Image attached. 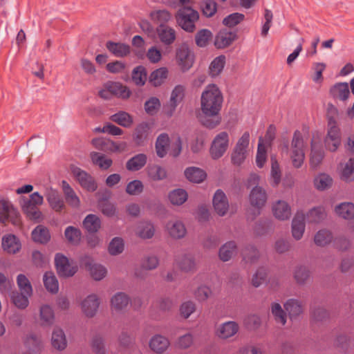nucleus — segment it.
<instances>
[{"instance_id":"nucleus-10","label":"nucleus","mask_w":354,"mask_h":354,"mask_svg":"<svg viewBox=\"0 0 354 354\" xmlns=\"http://www.w3.org/2000/svg\"><path fill=\"white\" fill-rule=\"evenodd\" d=\"M175 264L178 269L185 273H193L197 270V261L195 254L185 252L175 257Z\"/></svg>"},{"instance_id":"nucleus-46","label":"nucleus","mask_w":354,"mask_h":354,"mask_svg":"<svg viewBox=\"0 0 354 354\" xmlns=\"http://www.w3.org/2000/svg\"><path fill=\"white\" fill-rule=\"evenodd\" d=\"M354 158H349L344 165L340 174V178L346 183L354 180Z\"/></svg>"},{"instance_id":"nucleus-49","label":"nucleus","mask_w":354,"mask_h":354,"mask_svg":"<svg viewBox=\"0 0 354 354\" xmlns=\"http://www.w3.org/2000/svg\"><path fill=\"white\" fill-rule=\"evenodd\" d=\"M124 250V241L120 236L113 238L108 245V252L111 256H117Z\"/></svg>"},{"instance_id":"nucleus-64","label":"nucleus","mask_w":354,"mask_h":354,"mask_svg":"<svg viewBox=\"0 0 354 354\" xmlns=\"http://www.w3.org/2000/svg\"><path fill=\"white\" fill-rule=\"evenodd\" d=\"M91 347L95 354H106L104 339L101 335H95L91 340Z\"/></svg>"},{"instance_id":"nucleus-12","label":"nucleus","mask_w":354,"mask_h":354,"mask_svg":"<svg viewBox=\"0 0 354 354\" xmlns=\"http://www.w3.org/2000/svg\"><path fill=\"white\" fill-rule=\"evenodd\" d=\"M131 302L130 297L124 292L115 293L110 299V309L113 313L120 314L125 312Z\"/></svg>"},{"instance_id":"nucleus-40","label":"nucleus","mask_w":354,"mask_h":354,"mask_svg":"<svg viewBox=\"0 0 354 354\" xmlns=\"http://www.w3.org/2000/svg\"><path fill=\"white\" fill-rule=\"evenodd\" d=\"M330 93L334 98L344 101L350 95L348 84L345 82L337 83L330 88Z\"/></svg>"},{"instance_id":"nucleus-26","label":"nucleus","mask_w":354,"mask_h":354,"mask_svg":"<svg viewBox=\"0 0 354 354\" xmlns=\"http://www.w3.org/2000/svg\"><path fill=\"white\" fill-rule=\"evenodd\" d=\"M156 229L152 222L142 221L139 222L135 228L136 235L142 239H152L155 234Z\"/></svg>"},{"instance_id":"nucleus-9","label":"nucleus","mask_w":354,"mask_h":354,"mask_svg":"<svg viewBox=\"0 0 354 354\" xmlns=\"http://www.w3.org/2000/svg\"><path fill=\"white\" fill-rule=\"evenodd\" d=\"M250 142V134L245 132L239 139L232 153V161L234 165H240L246 158Z\"/></svg>"},{"instance_id":"nucleus-63","label":"nucleus","mask_w":354,"mask_h":354,"mask_svg":"<svg viewBox=\"0 0 354 354\" xmlns=\"http://www.w3.org/2000/svg\"><path fill=\"white\" fill-rule=\"evenodd\" d=\"M17 283L21 292L28 296L32 295V285L26 276L20 274L17 277Z\"/></svg>"},{"instance_id":"nucleus-43","label":"nucleus","mask_w":354,"mask_h":354,"mask_svg":"<svg viewBox=\"0 0 354 354\" xmlns=\"http://www.w3.org/2000/svg\"><path fill=\"white\" fill-rule=\"evenodd\" d=\"M168 198L173 205L180 206L187 201L188 194L183 189H175L169 192Z\"/></svg>"},{"instance_id":"nucleus-35","label":"nucleus","mask_w":354,"mask_h":354,"mask_svg":"<svg viewBox=\"0 0 354 354\" xmlns=\"http://www.w3.org/2000/svg\"><path fill=\"white\" fill-rule=\"evenodd\" d=\"M236 38V34L225 29L220 30L215 37L214 45L217 48L230 46Z\"/></svg>"},{"instance_id":"nucleus-23","label":"nucleus","mask_w":354,"mask_h":354,"mask_svg":"<svg viewBox=\"0 0 354 354\" xmlns=\"http://www.w3.org/2000/svg\"><path fill=\"white\" fill-rule=\"evenodd\" d=\"M158 264L159 261L156 256H147L142 259L140 268L135 270L134 274L138 278L144 279L147 276L145 271L156 269Z\"/></svg>"},{"instance_id":"nucleus-60","label":"nucleus","mask_w":354,"mask_h":354,"mask_svg":"<svg viewBox=\"0 0 354 354\" xmlns=\"http://www.w3.org/2000/svg\"><path fill=\"white\" fill-rule=\"evenodd\" d=\"M212 33L208 29H201L195 35V41L198 47L207 46L212 39Z\"/></svg>"},{"instance_id":"nucleus-34","label":"nucleus","mask_w":354,"mask_h":354,"mask_svg":"<svg viewBox=\"0 0 354 354\" xmlns=\"http://www.w3.org/2000/svg\"><path fill=\"white\" fill-rule=\"evenodd\" d=\"M267 201V194L266 191L259 186H255L250 192V204L257 208H261L266 204Z\"/></svg>"},{"instance_id":"nucleus-53","label":"nucleus","mask_w":354,"mask_h":354,"mask_svg":"<svg viewBox=\"0 0 354 354\" xmlns=\"http://www.w3.org/2000/svg\"><path fill=\"white\" fill-rule=\"evenodd\" d=\"M149 131V125L143 122L140 124L135 129L133 139L138 145H142L147 138Z\"/></svg>"},{"instance_id":"nucleus-36","label":"nucleus","mask_w":354,"mask_h":354,"mask_svg":"<svg viewBox=\"0 0 354 354\" xmlns=\"http://www.w3.org/2000/svg\"><path fill=\"white\" fill-rule=\"evenodd\" d=\"M237 245L235 241H230L221 246L218 250V257L223 262L230 261L236 253Z\"/></svg>"},{"instance_id":"nucleus-29","label":"nucleus","mask_w":354,"mask_h":354,"mask_svg":"<svg viewBox=\"0 0 354 354\" xmlns=\"http://www.w3.org/2000/svg\"><path fill=\"white\" fill-rule=\"evenodd\" d=\"M283 307L291 319H296L304 312L303 302L297 299H288L283 304Z\"/></svg>"},{"instance_id":"nucleus-16","label":"nucleus","mask_w":354,"mask_h":354,"mask_svg":"<svg viewBox=\"0 0 354 354\" xmlns=\"http://www.w3.org/2000/svg\"><path fill=\"white\" fill-rule=\"evenodd\" d=\"M213 207L215 212L220 216L227 214L230 204L226 194L221 190L218 189L214 194L212 199Z\"/></svg>"},{"instance_id":"nucleus-22","label":"nucleus","mask_w":354,"mask_h":354,"mask_svg":"<svg viewBox=\"0 0 354 354\" xmlns=\"http://www.w3.org/2000/svg\"><path fill=\"white\" fill-rule=\"evenodd\" d=\"M55 320L53 308L48 304H42L39 309L38 323L42 327H50Z\"/></svg>"},{"instance_id":"nucleus-24","label":"nucleus","mask_w":354,"mask_h":354,"mask_svg":"<svg viewBox=\"0 0 354 354\" xmlns=\"http://www.w3.org/2000/svg\"><path fill=\"white\" fill-rule=\"evenodd\" d=\"M145 171L147 178L153 182L165 180L168 176L167 169L158 164L149 165Z\"/></svg>"},{"instance_id":"nucleus-7","label":"nucleus","mask_w":354,"mask_h":354,"mask_svg":"<svg viewBox=\"0 0 354 354\" xmlns=\"http://www.w3.org/2000/svg\"><path fill=\"white\" fill-rule=\"evenodd\" d=\"M229 146V135L225 131H222L217 134L212 140L209 153L211 157L214 159H218L222 157L227 151Z\"/></svg>"},{"instance_id":"nucleus-6","label":"nucleus","mask_w":354,"mask_h":354,"mask_svg":"<svg viewBox=\"0 0 354 354\" xmlns=\"http://www.w3.org/2000/svg\"><path fill=\"white\" fill-rule=\"evenodd\" d=\"M100 303V298L97 294L88 295L80 303L81 312L86 317L93 318L97 314Z\"/></svg>"},{"instance_id":"nucleus-8","label":"nucleus","mask_w":354,"mask_h":354,"mask_svg":"<svg viewBox=\"0 0 354 354\" xmlns=\"http://www.w3.org/2000/svg\"><path fill=\"white\" fill-rule=\"evenodd\" d=\"M55 263L57 272L60 277H70L77 271V266L73 261H70L62 254H57L55 257Z\"/></svg>"},{"instance_id":"nucleus-45","label":"nucleus","mask_w":354,"mask_h":354,"mask_svg":"<svg viewBox=\"0 0 354 354\" xmlns=\"http://www.w3.org/2000/svg\"><path fill=\"white\" fill-rule=\"evenodd\" d=\"M335 211L339 216L344 219L354 218V204L352 203H342L335 207Z\"/></svg>"},{"instance_id":"nucleus-17","label":"nucleus","mask_w":354,"mask_h":354,"mask_svg":"<svg viewBox=\"0 0 354 354\" xmlns=\"http://www.w3.org/2000/svg\"><path fill=\"white\" fill-rule=\"evenodd\" d=\"M15 217L12 223L15 225L19 223V219L17 217V212L12 203L7 200H0V222L5 223L10 218L12 220Z\"/></svg>"},{"instance_id":"nucleus-14","label":"nucleus","mask_w":354,"mask_h":354,"mask_svg":"<svg viewBox=\"0 0 354 354\" xmlns=\"http://www.w3.org/2000/svg\"><path fill=\"white\" fill-rule=\"evenodd\" d=\"M239 324L234 321H227L217 326L215 334L222 340L234 337L239 331Z\"/></svg>"},{"instance_id":"nucleus-4","label":"nucleus","mask_w":354,"mask_h":354,"mask_svg":"<svg viewBox=\"0 0 354 354\" xmlns=\"http://www.w3.org/2000/svg\"><path fill=\"white\" fill-rule=\"evenodd\" d=\"M342 142V133L337 122L329 118L327 124L326 134L324 138V145L330 152L336 151Z\"/></svg>"},{"instance_id":"nucleus-59","label":"nucleus","mask_w":354,"mask_h":354,"mask_svg":"<svg viewBox=\"0 0 354 354\" xmlns=\"http://www.w3.org/2000/svg\"><path fill=\"white\" fill-rule=\"evenodd\" d=\"M310 275V270L307 267L304 266L296 267L293 272L294 279L297 283L299 285L306 283L309 279Z\"/></svg>"},{"instance_id":"nucleus-56","label":"nucleus","mask_w":354,"mask_h":354,"mask_svg":"<svg viewBox=\"0 0 354 354\" xmlns=\"http://www.w3.org/2000/svg\"><path fill=\"white\" fill-rule=\"evenodd\" d=\"M91 158L93 164L104 170L109 169L113 163L111 158L98 152H92L91 153Z\"/></svg>"},{"instance_id":"nucleus-3","label":"nucleus","mask_w":354,"mask_h":354,"mask_svg":"<svg viewBox=\"0 0 354 354\" xmlns=\"http://www.w3.org/2000/svg\"><path fill=\"white\" fill-rule=\"evenodd\" d=\"M305 147L302 133L296 131L293 134L290 148L287 149L291 165L295 169L301 168L304 162Z\"/></svg>"},{"instance_id":"nucleus-15","label":"nucleus","mask_w":354,"mask_h":354,"mask_svg":"<svg viewBox=\"0 0 354 354\" xmlns=\"http://www.w3.org/2000/svg\"><path fill=\"white\" fill-rule=\"evenodd\" d=\"M81 262L94 280L100 281L106 277V268L101 264L95 263L91 257H84Z\"/></svg>"},{"instance_id":"nucleus-37","label":"nucleus","mask_w":354,"mask_h":354,"mask_svg":"<svg viewBox=\"0 0 354 354\" xmlns=\"http://www.w3.org/2000/svg\"><path fill=\"white\" fill-rule=\"evenodd\" d=\"M51 344L58 351H63L66 348L67 341L65 333L60 328H55L52 333Z\"/></svg>"},{"instance_id":"nucleus-28","label":"nucleus","mask_w":354,"mask_h":354,"mask_svg":"<svg viewBox=\"0 0 354 354\" xmlns=\"http://www.w3.org/2000/svg\"><path fill=\"white\" fill-rule=\"evenodd\" d=\"M156 32L158 39L165 45L173 44L176 37V30L166 24H160L156 28Z\"/></svg>"},{"instance_id":"nucleus-2","label":"nucleus","mask_w":354,"mask_h":354,"mask_svg":"<svg viewBox=\"0 0 354 354\" xmlns=\"http://www.w3.org/2000/svg\"><path fill=\"white\" fill-rule=\"evenodd\" d=\"M44 198L38 192H34L29 197H22L20 199V205L23 212L27 218L35 222H41L44 215L37 206L42 205Z\"/></svg>"},{"instance_id":"nucleus-30","label":"nucleus","mask_w":354,"mask_h":354,"mask_svg":"<svg viewBox=\"0 0 354 354\" xmlns=\"http://www.w3.org/2000/svg\"><path fill=\"white\" fill-rule=\"evenodd\" d=\"M315 136L311 140V151L310 155V166L313 169H317L322 163L324 157V151L315 142Z\"/></svg>"},{"instance_id":"nucleus-18","label":"nucleus","mask_w":354,"mask_h":354,"mask_svg":"<svg viewBox=\"0 0 354 354\" xmlns=\"http://www.w3.org/2000/svg\"><path fill=\"white\" fill-rule=\"evenodd\" d=\"M72 173L83 188L90 192H93L97 189V184L95 180L86 171L78 167H74L72 169Z\"/></svg>"},{"instance_id":"nucleus-47","label":"nucleus","mask_w":354,"mask_h":354,"mask_svg":"<svg viewBox=\"0 0 354 354\" xmlns=\"http://www.w3.org/2000/svg\"><path fill=\"white\" fill-rule=\"evenodd\" d=\"M169 146V139L167 134H160L156 142V151L159 158H164L168 151Z\"/></svg>"},{"instance_id":"nucleus-39","label":"nucleus","mask_w":354,"mask_h":354,"mask_svg":"<svg viewBox=\"0 0 354 354\" xmlns=\"http://www.w3.org/2000/svg\"><path fill=\"white\" fill-rule=\"evenodd\" d=\"M147 156L145 153H138L131 158L126 163V168L130 171L140 170L146 165Z\"/></svg>"},{"instance_id":"nucleus-13","label":"nucleus","mask_w":354,"mask_h":354,"mask_svg":"<svg viewBox=\"0 0 354 354\" xmlns=\"http://www.w3.org/2000/svg\"><path fill=\"white\" fill-rule=\"evenodd\" d=\"M165 231L169 236L174 240L184 239L187 233L185 225L179 219L168 221L165 225Z\"/></svg>"},{"instance_id":"nucleus-54","label":"nucleus","mask_w":354,"mask_h":354,"mask_svg":"<svg viewBox=\"0 0 354 354\" xmlns=\"http://www.w3.org/2000/svg\"><path fill=\"white\" fill-rule=\"evenodd\" d=\"M42 344L41 337L35 334L29 335L25 340L26 348L32 353L39 352L42 348Z\"/></svg>"},{"instance_id":"nucleus-48","label":"nucleus","mask_w":354,"mask_h":354,"mask_svg":"<svg viewBox=\"0 0 354 354\" xmlns=\"http://www.w3.org/2000/svg\"><path fill=\"white\" fill-rule=\"evenodd\" d=\"M106 46L111 53L119 57L126 56L130 52L129 46L121 43L108 41Z\"/></svg>"},{"instance_id":"nucleus-20","label":"nucleus","mask_w":354,"mask_h":354,"mask_svg":"<svg viewBox=\"0 0 354 354\" xmlns=\"http://www.w3.org/2000/svg\"><path fill=\"white\" fill-rule=\"evenodd\" d=\"M306 230L305 216L303 212H298L295 215L291 223V234L295 241H300Z\"/></svg>"},{"instance_id":"nucleus-61","label":"nucleus","mask_w":354,"mask_h":354,"mask_svg":"<svg viewBox=\"0 0 354 354\" xmlns=\"http://www.w3.org/2000/svg\"><path fill=\"white\" fill-rule=\"evenodd\" d=\"M109 91L113 95L126 99L130 96V91L128 88L118 82H109Z\"/></svg>"},{"instance_id":"nucleus-51","label":"nucleus","mask_w":354,"mask_h":354,"mask_svg":"<svg viewBox=\"0 0 354 354\" xmlns=\"http://www.w3.org/2000/svg\"><path fill=\"white\" fill-rule=\"evenodd\" d=\"M66 239L72 245H77L80 243L82 238L81 230L74 226H68L64 231Z\"/></svg>"},{"instance_id":"nucleus-11","label":"nucleus","mask_w":354,"mask_h":354,"mask_svg":"<svg viewBox=\"0 0 354 354\" xmlns=\"http://www.w3.org/2000/svg\"><path fill=\"white\" fill-rule=\"evenodd\" d=\"M176 58L178 64L183 71H188L193 65V53L185 44H183L177 48Z\"/></svg>"},{"instance_id":"nucleus-5","label":"nucleus","mask_w":354,"mask_h":354,"mask_svg":"<svg viewBox=\"0 0 354 354\" xmlns=\"http://www.w3.org/2000/svg\"><path fill=\"white\" fill-rule=\"evenodd\" d=\"M176 18L182 29L193 32L196 30L195 24L199 19V14L191 7L183 6L178 10Z\"/></svg>"},{"instance_id":"nucleus-42","label":"nucleus","mask_w":354,"mask_h":354,"mask_svg":"<svg viewBox=\"0 0 354 354\" xmlns=\"http://www.w3.org/2000/svg\"><path fill=\"white\" fill-rule=\"evenodd\" d=\"M82 225L89 233H95L101 227V220L98 216L90 214L85 217Z\"/></svg>"},{"instance_id":"nucleus-38","label":"nucleus","mask_w":354,"mask_h":354,"mask_svg":"<svg viewBox=\"0 0 354 354\" xmlns=\"http://www.w3.org/2000/svg\"><path fill=\"white\" fill-rule=\"evenodd\" d=\"M185 88L182 85H177L173 89L169 101L170 111L169 112V115H172L176 106L182 102L185 96Z\"/></svg>"},{"instance_id":"nucleus-33","label":"nucleus","mask_w":354,"mask_h":354,"mask_svg":"<svg viewBox=\"0 0 354 354\" xmlns=\"http://www.w3.org/2000/svg\"><path fill=\"white\" fill-rule=\"evenodd\" d=\"M3 250L8 254L18 252L21 247V243L17 237L13 234H6L2 238Z\"/></svg>"},{"instance_id":"nucleus-58","label":"nucleus","mask_w":354,"mask_h":354,"mask_svg":"<svg viewBox=\"0 0 354 354\" xmlns=\"http://www.w3.org/2000/svg\"><path fill=\"white\" fill-rule=\"evenodd\" d=\"M333 240V234L328 230H319L314 236V242L318 246H325Z\"/></svg>"},{"instance_id":"nucleus-55","label":"nucleus","mask_w":354,"mask_h":354,"mask_svg":"<svg viewBox=\"0 0 354 354\" xmlns=\"http://www.w3.org/2000/svg\"><path fill=\"white\" fill-rule=\"evenodd\" d=\"M110 119L124 127H130L133 122V118L125 111H119L111 116Z\"/></svg>"},{"instance_id":"nucleus-27","label":"nucleus","mask_w":354,"mask_h":354,"mask_svg":"<svg viewBox=\"0 0 354 354\" xmlns=\"http://www.w3.org/2000/svg\"><path fill=\"white\" fill-rule=\"evenodd\" d=\"M333 177L325 172L318 173L313 178V186L315 189L324 192L330 189L333 185Z\"/></svg>"},{"instance_id":"nucleus-62","label":"nucleus","mask_w":354,"mask_h":354,"mask_svg":"<svg viewBox=\"0 0 354 354\" xmlns=\"http://www.w3.org/2000/svg\"><path fill=\"white\" fill-rule=\"evenodd\" d=\"M168 71L166 68H160L151 73L149 82L155 86H160L167 77Z\"/></svg>"},{"instance_id":"nucleus-32","label":"nucleus","mask_w":354,"mask_h":354,"mask_svg":"<svg viewBox=\"0 0 354 354\" xmlns=\"http://www.w3.org/2000/svg\"><path fill=\"white\" fill-rule=\"evenodd\" d=\"M304 216L308 223L318 224L326 218V213L324 207L318 206L309 209Z\"/></svg>"},{"instance_id":"nucleus-1","label":"nucleus","mask_w":354,"mask_h":354,"mask_svg":"<svg viewBox=\"0 0 354 354\" xmlns=\"http://www.w3.org/2000/svg\"><path fill=\"white\" fill-rule=\"evenodd\" d=\"M223 103V95L216 84L207 85L201 93V111L203 117L201 121L205 127L214 129L220 124V112Z\"/></svg>"},{"instance_id":"nucleus-19","label":"nucleus","mask_w":354,"mask_h":354,"mask_svg":"<svg viewBox=\"0 0 354 354\" xmlns=\"http://www.w3.org/2000/svg\"><path fill=\"white\" fill-rule=\"evenodd\" d=\"M169 339L160 334L153 335L149 341L150 350L156 354H163L170 346Z\"/></svg>"},{"instance_id":"nucleus-50","label":"nucleus","mask_w":354,"mask_h":354,"mask_svg":"<svg viewBox=\"0 0 354 354\" xmlns=\"http://www.w3.org/2000/svg\"><path fill=\"white\" fill-rule=\"evenodd\" d=\"M43 281L46 290L55 294L59 290V283L55 275L51 272H47L44 274Z\"/></svg>"},{"instance_id":"nucleus-44","label":"nucleus","mask_w":354,"mask_h":354,"mask_svg":"<svg viewBox=\"0 0 354 354\" xmlns=\"http://www.w3.org/2000/svg\"><path fill=\"white\" fill-rule=\"evenodd\" d=\"M271 314L276 323L284 326L287 322V313L282 308L279 303L272 302L270 304Z\"/></svg>"},{"instance_id":"nucleus-25","label":"nucleus","mask_w":354,"mask_h":354,"mask_svg":"<svg viewBox=\"0 0 354 354\" xmlns=\"http://www.w3.org/2000/svg\"><path fill=\"white\" fill-rule=\"evenodd\" d=\"M50 207L56 212H62L66 209L64 201L57 190L50 189L46 194Z\"/></svg>"},{"instance_id":"nucleus-21","label":"nucleus","mask_w":354,"mask_h":354,"mask_svg":"<svg viewBox=\"0 0 354 354\" xmlns=\"http://www.w3.org/2000/svg\"><path fill=\"white\" fill-rule=\"evenodd\" d=\"M272 211L274 216L279 221L289 220L292 215L291 207L285 201L279 200L273 203Z\"/></svg>"},{"instance_id":"nucleus-41","label":"nucleus","mask_w":354,"mask_h":354,"mask_svg":"<svg viewBox=\"0 0 354 354\" xmlns=\"http://www.w3.org/2000/svg\"><path fill=\"white\" fill-rule=\"evenodd\" d=\"M185 176L188 180L195 183H200L206 178L207 174L201 168L190 167L185 170Z\"/></svg>"},{"instance_id":"nucleus-57","label":"nucleus","mask_w":354,"mask_h":354,"mask_svg":"<svg viewBox=\"0 0 354 354\" xmlns=\"http://www.w3.org/2000/svg\"><path fill=\"white\" fill-rule=\"evenodd\" d=\"M225 64V57L220 55L211 62L209 67V73L212 77H216L221 74Z\"/></svg>"},{"instance_id":"nucleus-52","label":"nucleus","mask_w":354,"mask_h":354,"mask_svg":"<svg viewBox=\"0 0 354 354\" xmlns=\"http://www.w3.org/2000/svg\"><path fill=\"white\" fill-rule=\"evenodd\" d=\"M32 238L35 242L46 243L50 239L49 230L44 226L38 225L32 232Z\"/></svg>"},{"instance_id":"nucleus-31","label":"nucleus","mask_w":354,"mask_h":354,"mask_svg":"<svg viewBox=\"0 0 354 354\" xmlns=\"http://www.w3.org/2000/svg\"><path fill=\"white\" fill-rule=\"evenodd\" d=\"M62 187L65 200L68 205L73 208H79L81 205L80 199L74 189L65 180L62 182Z\"/></svg>"}]
</instances>
